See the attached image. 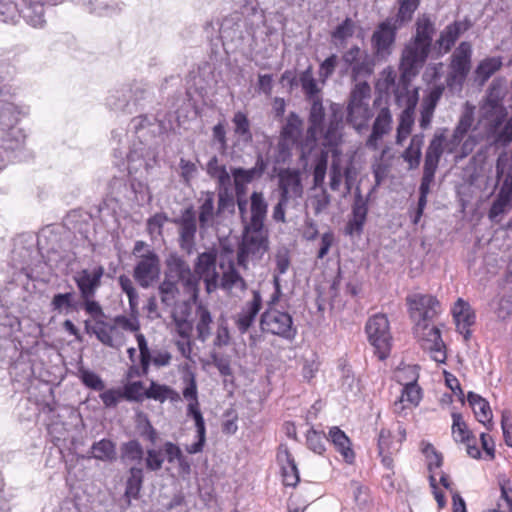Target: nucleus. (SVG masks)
I'll return each mask as SVG.
<instances>
[{"label": "nucleus", "mask_w": 512, "mask_h": 512, "mask_svg": "<svg viewBox=\"0 0 512 512\" xmlns=\"http://www.w3.org/2000/svg\"><path fill=\"white\" fill-rule=\"evenodd\" d=\"M166 266L165 278L158 288L161 302L167 307L174 306L180 295L179 285L188 300L196 301L199 279L193 274L189 264L178 255L172 254L167 259Z\"/></svg>", "instance_id": "nucleus-1"}, {"label": "nucleus", "mask_w": 512, "mask_h": 512, "mask_svg": "<svg viewBox=\"0 0 512 512\" xmlns=\"http://www.w3.org/2000/svg\"><path fill=\"white\" fill-rule=\"evenodd\" d=\"M370 97L371 88L366 81L356 83L350 92L346 121L358 134L368 131L369 122L374 116L369 105Z\"/></svg>", "instance_id": "nucleus-2"}, {"label": "nucleus", "mask_w": 512, "mask_h": 512, "mask_svg": "<svg viewBox=\"0 0 512 512\" xmlns=\"http://www.w3.org/2000/svg\"><path fill=\"white\" fill-rule=\"evenodd\" d=\"M507 94L506 81L496 78L490 84L486 97L480 107L482 123L490 121V132L494 133L501 126L507 116L503 99Z\"/></svg>", "instance_id": "nucleus-3"}, {"label": "nucleus", "mask_w": 512, "mask_h": 512, "mask_svg": "<svg viewBox=\"0 0 512 512\" xmlns=\"http://www.w3.org/2000/svg\"><path fill=\"white\" fill-rule=\"evenodd\" d=\"M262 332L292 341L297 335L292 315L278 307L266 308L260 316Z\"/></svg>", "instance_id": "nucleus-4"}, {"label": "nucleus", "mask_w": 512, "mask_h": 512, "mask_svg": "<svg viewBox=\"0 0 512 512\" xmlns=\"http://www.w3.org/2000/svg\"><path fill=\"white\" fill-rule=\"evenodd\" d=\"M267 250V230L244 228L242 242L237 253L238 264L247 268L249 262L259 261Z\"/></svg>", "instance_id": "nucleus-5"}, {"label": "nucleus", "mask_w": 512, "mask_h": 512, "mask_svg": "<svg viewBox=\"0 0 512 512\" xmlns=\"http://www.w3.org/2000/svg\"><path fill=\"white\" fill-rule=\"evenodd\" d=\"M472 45L462 41L451 56L446 83L451 91H460L471 69Z\"/></svg>", "instance_id": "nucleus-6"}, {"label": "nucleus", "mask_w": 512, "mask_h": 512, "mask_svg": "<svg viewBox=\"0 0 512 512\" xmlns=\"http://www.w3.org/2000/svg\"><path fill=\"white\" fill-rule=\"evenodd\" d=\"M365 330L378 358L386 359L390 353L392 340L387 316L382 313L373 315L368 319Z\"/></svg>", "instance_id": "nucleus-7"}, {"label": "nucleus", "mask_w": 512, "mask_h": 512, "mask_svg": "<svg viewBox=\"0 0 512 512\" xmlns=\"http://www.w3.org/2000/svg\"><path fill=\"white\" fill-rule=\"evenodd\" d=\"M406 304L415 325L432 322L441 313L439 300L430 294H410L406 297Z\"/></svg>", "instance_id": "nucleus-8"}, {"label": "nucleus", "mask_w": 512, "mask_h": 512, "mask_svg": "<svg viewBox=\"0 0 512 512\" xmlns=\"http://www.w3.org/2000/svg\"><path fill=\"white\" fill-rule=\"evenodd\" d=\"M341 60L353 81L363 82L374 71L375 58L357 45L346 50L342 54Z\"/></svg>", "instance_id": "nucleus-9"}, {"label": "nucleus", "mask_w": 512, "mask_h": 512, "mask_svg": "<svg viewBox=\"0 0 512 512\" xmlns=\"http://www.w3.org/2000/svg\"><path fill=\"white\" fill-rule=\"evenodd\" d=\"M401 27L388 18L379 23L371 36L373 57L378 61H386L392 54L397 31Z\"/></svg>", "instance_id": "nucleus-10"}, {"label": "nucleus", "mask_w": 512, "mask_h": 512, "mask_svg": "<svg viewBox=\"0 0 512 512\" xmlns=\"http://www.w3.org/2000/svg\"><path fill=\"white\" fill-rule=\"evenodd\" d=\"M396 377L398 382L403 385L401 396L393 404L395 413H402L406 408L404 403L411 406H417L422 398L421 388L417 385L418 375L414 368L407 367L399 370Z\"/></svg>", "instance_id": "nucleus-11"}, {"label": "nucleus", "mask_w": 512, "mask_h": 512, "mask_svg": "<svg viewBox=\"0 0 512 512\" xmlns=\"http://www.w3.org/2000/svg\"><path fill=\"white\" fill-rule=\"evenodd\" d=\"M414 333L424 350L429 351L431 358L437 363H445L447 355L440 330L427 322L414 325Z\"/></svg>", "instance_id": "nucleus-12"}, {"label": "nucleus", "mask_w": 512, "mask_h": 512, "mask_svg": "<svg viewBox=\"0 0 512 512\" xmlns=\"http://www.w3.org/2000/svg\"><path fill=\"white\" fill-rule=\"evenodd\" d=\"M430 50V47L410 39L402 51L400 60V70L403 77L416 76L425 64Z\"/></svg>", "instance_id": "nucleus-13"}, {"label": "nucleus", "mask_w": 512, "mask_h": 512, "mask_svg": "<svg viewBox=\"0 0 512 512\" xmlns=\"http://www.w3.org/2000/svg\"><path fill=\"white\" fill-rule=\"evenodd\" d=\"M160 259L158 255L147 250L146 253L139 255V259L134 267L133 276L142 288H148L160 276Z\"/></svg>", "instance_id": "nucleus-14"}, {"label": "nucleus", "mask_w": 512, "mask_h": 512, "mask_svg": "<svg viewBox=\"0 0 512 512\" xmlns=\"http://www.w3.org/2000/svg\"><path fill=\"white\" fill-rule=\"evenodd\" d=\"M393 129V117L388 106L377 110L371 126V132L365 141V147L372 151L380 148L383 138L391 133Z\"/></svg>", "instance_id": "nucleus-15"}, {"label": "nucleus", "mask_w": 512, "mask_h": 512, "mask_svg": "<svg viewBox=\"0 0 512 512\" xmlns=\"http://www.w3.org/2000/svg\"><path fill=\"white\" fill-rule=\"evenodd\" d=\"M217 252L209 250L200 253L194 265L193 274L199 281L203 278L208 293L213 292L218 287V273L216 271Z\"/></svg>", "instance_id": "nucleus-16"}, {"label": "nucleus", "mask_w": 512, "mask_h": 512, "mask_svg": "<svg viewBox=\"0 0 512 512\" xmlns=\"http://www.w3.org/2000/svg\"><path fill=\"white\" fill-rule=\"evenodd\" d=\"M263 305V299L258 290L252 291V298L248 300L234 317V324L241 334H245L255 323Z\"/></svg>", "instance_id": "nucleus-17"}, {"label": "nucleus", "mask_w": 512, "mask_h": 512, "mask_svg": "<svg viewBox=\"0 0 512 512\" xmlns=\"http://www.w3.org/2000/svg\"><path fill=\"white\" fill-rule=\"evenodd\" d=\"M104 272L105 269L102 265H96L93 268L82 269L74 274L73 280L79 290L80 297L96 296Z\"/></svg>", "instance_id": "nucleus-18"}, {"label": "nucleus", "mask_w": 512, "mask_h": 512, "mask_svg": "<svg viewBox=\"0 0 512 512\" xmlns=\"http://www.w3.org/2000/svg\"><path fill=\"white\" fill-rule=\"evenodd\" d=\"M472 25V21L467 17L462 20H455L448 24L440 32L439 37L436 40L435 45L438 49V53L441 55L448 53L455 45L458 38L468 31Z\"/></svg>", "instance_id": "nucleus-19"}, {"label": "nucleus", "mask_w": 512, "mask_h": 512, "mask_svg": "<svg viewBox=\"0 0 512 512\" xmlns=\"http://www.w3.org/2000/svg\"><path fill=\"white\" fill-rule=\"evenodd\" d=\"M174 223L178 226L180 247L190 251L195 245L197 232V222L193 208H186L180 218L174 220Z\"/></svg>", "instance_id": "nucleus-20"}, {"label": "nucleus", "mask_w": 512, "mask_h": 512, "mask_svg": "<svg viewBox=\"0 0 512 512\" xmlns=\"http://www.w3.org/2000/svg\"><path fill=\"white\" fill-rule=\"evenodd\" d=\"M280 197L290 201L302 197L303 185L301 175L295 169H283L278 174Z\"/></svg>", "instance_id": "nucleus-21"}, {"label": "nucleus", "mask_w": 512, "mask_h": 512, "mask_svg": "<svg viewBox=\"0 0 512 512\" xmlns=\"http://www.w3.org/2000/svg\"><path fill=\"white\" fill-rule=\"evenodd\" d=\"M301 133L302 120L296 113L292 112L288 115L286 124L281 131L282 141L278 144L279 155L276 162H284L290 156L289 150L284 142H296L300 138Z\"/></svg>", "instance_id": "nucleus-22"}, {"label": "nucleus", "mask_w": 512, "mask_h": 512, "mask_svg": "<svg viewBox=\"0 0 512 512\" xmlns=\"http://www.w3.org/2000/svg\"><path fill=\"white\" fill-rule=\"evenodd\" d=\"M267 168V162L258 155L256 158L255 165L250 169L233 168L231 174L234 180V186L237 195H241L245 192L246 184L251 183L254 179L260 178Z\"/></svg>", "instance_id": "nucleus-23"}, {"label": "nucleus", "mask_w": 512, "mask_h": 512, "mask_svg": "<svg viewBox=\"0 0 512 512\" xmlns=\"http://www.w3.org/2000/svg\"><path fill=\"white\" fill-rule=\"evenodd\" d=\"M268 203L262 192L254 191L250 195V216L244 221V228L267 230L264 222L267 217Z\"/></svg>", "instance_id": "nucleus-24"}, {"label": "nucleus", "mask_w": 512, "mask_h": 512, "mask_svg": "<svg viewBox=\"0 0 512 512\" xmlns=\"http://www.w3.org/2000/svg\"><path fill=\"white\" fill-rule=\"evenodd\" d=\"M343 129V111L339 104L330 105V114L328 125L321 133L324 138L325 146H337L342 137Z\"/></svg>", "instance_id": "nucleus-25"}, {"label": "nucleus", "mask_w": 512, "mask_h": 512, "mask_svg": "<svg viewBox=\"0 0 512 512\" xmlns=\"http://www.w3.org/2000/svg\"><path fill=\"white\" fill-rule=\"evenodd\" d=\"M452 315L456 323L457 330L468 339L471 335L470 326L475 323L476 315L470 304L459 298L453 308Z\"/></svg>", "instance_id": "nucleus-26"}, {"label": "nucleus", "mask_w": 512, "mask_h": 512, "mask_svg": "<svg viewBox=\"0 0 512 512\" xmlns=\"http://www.w3.org/2000/svg\"><path fill=\"white\" fill-rule=\"evenodd\" d=\"M92 332L106 346L119 348L124 344V335L115 323L110 324L105 321H96L92 327Z\"/></svg>", "instance_id": "nucleus-27"}, {"label": "nucleus", "mask_w": 512, "mask_h": 512, "mask_svg": "<svg viewBox=\"0 0 512 512\" xmlns=\"http://www.w3.org/2000/svg\"><path fill=\"white\" fill-rule=\"evenodd\" d=\"M368 213V203L360 193L355 196L352 205V217L346 225V233L350 236L360 235Z\"/></svg>", "instance_id": "nucleus-28"}, {"label": "nucleus", "mask_w": 512, "mask_h": 512, "mask_svg": "<svg viewBox=\"0 0 512 512\" xmlns=\"http://www.w3.org/2000/svg\"><path fill=\"white\" fill-rule=\"evenodd\" d=\"M328 440L334 448L341 454L347 464H353L355 461V452L352 449V443L349 437L339 427L333 426L329 429Z\"/></svg>", "instance_id": "nucleus-29"}, {"label": "nucleus", "mask_w": 512, "mask_h": 512, "mask_svg": "<svg viewBox=\"0 0 512 512\" xmlns=\"http://www.w3.org/2000/svg\"><path fill=\"white\" fill-rule=\"evenodd\" d=\"M416 102V98H409L406 108L399 115L395 138L397 145H402L412 132Z\"/></svg>", "instance_id": "nucleus-30"}, {"label": "nucleus", "mask_w": 512, "mask_h": 512, "mask_svg": "<svg viewBox=\"0 0 512 512\" xmlns=\"http://www.w3.org/2000/svg\"><path fill=\"white\" fill-rule=\"evenodd\" d=\"M84 459H95L105 463H112L117 459L116 444L110 440L103 438L99 441H95L86 456H82Z\"/></svg>", "instance_id": "nucleus-31"}, {"label": "nucleus", "mask_w": 512, "mask_h": 512, "mask_svg": "<svg viewBox=\"0 0 512 512\" xmlns=\"http://www.w3.org/2000/svg\"><path fill=\"white\" fill-rule=\"evenodd\" d=\"M435 32V22L429 15L422 14L415 22V33L411 37V40L431 48Z\"/></svg>", "instance_id": "nucleus-32"}, {"label": "nucleus", "mask_w": 512, "mask_h": 512, "mask_svg": "<svg viewBox=\"0 0 512 512\" xmlns=\"http://www.w3.org/2000/svg\"><path fill=\"white\" fill-rule=\"evenodd\" d=\"M191 308L184 301V303L178 306L172 313L173 323L175 325V331L180 338H191L193 324L190 319Z\"/></svg>", "instance_id": "nucleus-33"}, {"label": "nucleus", "mask_w": 512, "mask_h": 512, "mask_svg": "<svg viewBox=\"0 0 512 512\" xmlns=\"http://www.w3.org/2000/svg\"><path fill=\"white\" fill-rule=\"evenodd\" d=\"M445 136L443 133L435 134L433 138L431 139L426 153H425V159H424V169L435 171L438 168V164L440 161V158L446 150L445 146Z\"/></svg>", "instance_id": "nucleus-34"}, {"label": "nucleus", "mask_w": 512, "mask_h": 512, "mask_svg": "<svg viewBox=\"0 0 512 512\" xmlns=\"http://www.w3.org/2000/svg\"><path fill=\"white\" fill-rule=\"evenodd\" d=\"M187 416L192 417L195 421L197 441L187 445L185 449L189 454H197L203 451L206 442L205 421L200 408L193 409V406H191V409H187Z\"/></svg>", "instance_id": "nucleus-35"}, {"label": "nucleus", "mask_w": 512, "mask_h": 512, "mask_svg": "<svg viewBox=\"0 0 512 512\" xmlns=\"http://www.w3.org/2000/svg\"><path fill=\"white\" fill-rule=\"evenodd\" d=\"M199 223L202 229H207L214 224V218L218 214L214 206V193L202 192L199 198Z\"/></svg>", "instance_id": "nucleus-36"}, {"label": "nucleus", "mask_w": 512, "mask_h": 512, "mask_svg": "<svg viewBox=\"0 0 512 512\" xmlns=\"http://www.w3.org/2000/svg\"><path fill=\"white\" fill-rule=\"evenodd\" d=\"M310 101L312 104L309 113L308 134L311 138L317 139L324 130L325 111L320 98L311 99Z\"/></svg>", "instance_id": "nucleus-37"}, {"label": "nucleus", "mask_w": 512, "mask_h": 512, "mask_svg": "<svg viewBox=\"0 0 512 512\" xmlns=\"http://www.w3.org/2000/svg\"><path fill=\"white\" fill-rule=\"evenodd\" d=\"M423 144L424 134H415L412 136L408 147L402 152L401 157L408 164L409 170H414L419 167Z\"/></svg>", "instance_id": "nucleus-38"}, {"label": "nucleus", "mask_w": 512, "mask_h": 512, "mask_svg": "<svg viewBox=\"0 0 512 512\" xmlns=\"http://www.w3.org/2000/svg\"><path fill=\"white\" fill-rule=\"evenodd\" d=\"M467 401L471 406L476 419L480 423L487 425L492 422L493 415L487 400L474 392H469L467 395Z\"/></svg>", "instance_id": "nucleus-39"}, {"label": "nucleus", "mask_w": 512, "mask_h": 512, "mask_svg": "<svg viewBox=\"0 0 512 512\" xmlns=\"http://www.w3.org/2000/svg\"><path fill=\"white\" fill-rule=\"evenodd\" d=\"M143 470L141 467H131L129 469V477L126 481L124 496L127 506H131L132 499H138L143 485Z\"/></svg>", "instance_id": "nucleus-40"}, {"label": "nucleus", "mask_w": 512, "mask_h": 512, "mask_svg": "<svg viewBox=\"0 0 512 512\" xmlns=\"http://www.w3.org/2000/svg\"><path fill=\"white\" fill-rule=\"evenodd\" d=\"M486 139L495 145L507 146L512 141V116L506 121L502 129L499 126L494 133H491L490 121L483 123Z\"/></svg>", "instance_id": "nucleus-41"}, {"label": "nucleus", "mask_w": 512, "mask_h": 512, "mask_svg": "<svg viewBox=\"0 0 512 512\" xmlns=\"http://www.w3.org/2000/svg\"><path fill=\"white\" fill-rule=\"evenodd\" d=\"M398 4L397 14L388 17V19L392 20L395 24H399L400 27H403L412 20L415 11L420 5V0H398Z\"/></svg>", "instance_id": "nucleus-42"}, {"label": "nucleus", "mask_w": 512, "mask_h": 512, "mask_svg": "<svg viewBox=\"0 0 512 512\" xmlns=\"http://www.w3.org/2000/svg\"><path fill=\"white\" fill-rule=\"evenodd\" d=\"M196 317H197V324H196V331H197V338L201 342L207 341V339L211 335V324L213 322L211 313L209 310L203 306L202 304H199L196 310Z\"/></svg>", "instance_id": "nucleus-43"}, {"label": "nucleus", "mask_w": 512, "mask_h": 512, "mask_svg": "<svg viewBox=\"0 0 512 512\" xmlns=\"http://www.w3.org/2000/svg\"><path fill=\"white\" fill-rule=\"evenodd\" d=\"M401 437L394 441L392 439V434L387 429H381L378 436V451L379 454H396L401 449V443L405 439V431L400 432Z\"/></svg>", "instance_id": "nucleus-44"}, {"label": "nucleus", "mask_w": 512, "mask_h": 512, "mask_svg": "<svg viewBox=\"0 0 512 512\" xmlns=\"http://www.w3.org/2000/svg\"><path fill=\"white\" fill-rule=\"evenodd\" d=\"M452 436L455 442L474 441V434L468 428L467 423L463 419L461 413L452 412Z\"/></svg>", "instance_id": "nucleus-45"}, {"label": "nucleus", "mask_w": 512, "mask_h": 512, "mask_svg": "<svg viewBox=\"0 0 512 512\" xmlns=\"http://www.w3.org/2000/svg\"><path fill=\"white\" fill-rule=\"evenodd\" d=\"M500 496L497 499L496 507L492 510L512 512V482L510 479L502 476L498 479Z\"/></svg>", "instance_id": "nucleus-46"}, {"label": "nucleus", "mask_w": 512, "mask_h": 512, "mask_svg": "<svg viewBox=\"0 0 512 512\" xmlns=\"http://www.w3.org/2000/svg\"><path fill=\"white\" fill-rule=\"evenodd\" d=\"M220 286L228 292H242L246 289V282L239 272L231 265L228 270L223 273Z\"/></svg>", "instance_id": "nucleus-47"}, {"label": "nucleus", "mask_w": 512, "mask_h": 512, "mask_svg": "<svg viewBox=\"0 0 512 512\" xmlns=\"http://www.w3.org/2000/svg\"><path fill=\"white\" fill-rule=\"evenodd\" d=\"M75 293H58L55 294L51 301V308L58 313H69L78 309L77 302L75 301Z\"/></svg>", "instance_id": "nucleus-48"}, {"label": "nucleus", "mask_w": 512, "mask_h": 512, "mask_svg": "<svg viewBox=\"0 0 512 512\" xmlns=\"http://www.w3.org/2000/svg\"><path fill=\"white\" fill-rule=\"evenodd\" d=\"M307 448L318 455H323L326 451V441L328 436L323 431H318L311 427L305 434Z\"/></svg>", "instance_id": "nucleus-49"}, {"label": "nucleus", "mask_w": 512, "mask_h": 512, "mask_svg": "<svg viewBox=\"0 0 512 512\" xmlns=\"http://www.w3.org/2000/svg\"><path fill=\"white\" fill-rule=\"evenodd\" d=\"M502 66L501 57H489L482 60L476 70V76L481 81V83H485L496 71H498Z\"/></svg>", "instance_id": "nucleus-50"}, {"label": "nucleus", "mask_w": 512, "mask_h": 512, "mask_svg": "<svg viewBox=\"0 0 512 512\" xmlns=\"http://www.w3.org/2000/svg\"><path fill=\"white\" fill-rule=\"evenodd\" d=\"M146 398L163 403L167 399L176 400L179 395L169 386L152 381L149 388L146 389Z\"/></svg>", "instance_id": "nucleus-51"}, {"label": "nucleus", "mask_w": 512, "mask_h": 512, "mask_svg": "<svg viewBox=\"0 0 512 512\" xmlns=\"http://www.w3.org/2000/svg\"><path fill=\"white\" fill-rule=\"evenodd\" d=\"M143 455V448L137 440H130L121 446V458L125 463L140 464Z\"/></svg>", "instance_id": "nucleus-52"}, {"label": "nucleus", "mask_w": 512, "mask_h": 512, "mask_svg": "<svg viewBox=\"0 0 512 512\" xmlns=\"http://www.w3.org/2000/svg\"><path fill=\"white\" fill-rule=\"evenodd\" d=\"M299 83L308 100L319 98V88L313 76L312 66H308L299 76Z\"/></svg>", "instance_id": "nucleus-53"}, {"label": "nucleus", "mask_w": 512, "mask_h": 512, "mask_svg": "<svg viewBox=\"0 0 512 512\" xmlns=\"http://www.w3.org/2000/svg\"><path fill=\"white\" fill-rule=\"evenodd\" d=\"M232 122L234 124V132L240 136L244 142L252 140V133L250 131V122L247 115L241 111L234 114Z\"/></svg>", "instance_id": "nucleus-54"}, {"label": "nucleus", "mask_w": 512, "mask_h": 512, "mask_svg": "<svg viewBox=\"0 0 512 512\" xmlns=\"http://www.w3.org/2000/svg\"><path fill=\"white\" fill-rule=\"evenodd\" d=\"M474 110L475 107L469 103H466L463 112L459 118V121L454 129V132L458 135L466 137L474 123Z\"/></svg>", "instance_id": "nucleus-55"}, {"label": "nucleus", "mask_w": 512, "mask_h": 512, "mask_svg": "<svg viewBox=\"0 0 512 512\" xmlns=\"http://www.w3.org/2000/svg\"><path fill=\"white\" fill-rule=\"evenodd\" d=\"M122 391L124 398L128 401L142 402L146 398V389L141 381L127 383Z\"/></svg>", "instance_id": "nucleus-56"}, {"label": "nucleus", "mask_w": 512, "mask_h": 512, "mask_svg": "<svg viewBox=\"0 0 512 512\" xmlns=\"http://www.w3.org/2000/svg\"><path fill=\"white\" fill-rule=\"evenodd\" d=\"M423 453L425 454L427 460V467L429 470V475L437 476V472L441 471L440 468L443 464V457L441 453L437 452L432 445H427Z\"/></svg>", "instance_id": "nucleus-57"}, {"label": "nucleus", "mask_w": 512, "mask_h": 512, "mask_svg": "<svg viewBox=\"0 0 512 512\" xmlns=\"http://www.w3.org/2000/svg\"><path fill=\"white\" fill-rule=\"evenodd\" d=\"M328 165V152L321 151L316 159L314 170H313V181L316 187L322 186L326 176V170Z\"/></svg>", "instance_id": "nucleus-58"}, {"label": "nucleus", "mask_w": 512, "mask_h": 512, "mask_svg": "<svg viewBox=\"0 0 512 512\" xmlns=\"http://www.w3.org/2000/svg\"><path fill=\"white\" fill-rule=\"evenodd\" d=\"M136 341L139 349L140 364L142 366V373H148L151 365V351L148 347L147 340L142 333H136Z\"/></svg>", "instance_id": "nucleus-59"}, {"label": "nucleus", "mask_w": 512, "mask_h": 512, "mask_svg": "<svg viewBox=\"0 0 512 512\" xmlns=\"http://www.w3.org/2000/svg\"><path fill=\"white\" fill-rule=\"evenodd\" d=\"M130 185L135 194V199L139 204H149L152 201V194L146 183L132 179Z\"/></svg>", "instance_id": "nucleus-60"}, {"label": "nucleus", "mask_w": 512, "mask_h": 512, "mask_svg": "<svg viewBox=\"0 0 512 512\" xmlns=\"http://www.w3.org/2000/svg\"><path fill=\"white\" fill-rule=\"evenodd\" d=\"M355 32V23L351 18H346L331 33L333 39L344 42L352 37Z\"/></svg>", "instance_id": "nucleus-61"}, {"label": "nucleus", "mask_w": 512, "mask_h": 512, "mask_svg": "<svg viewBox=\"0 0 512 512\" xmlns=\"http://www.w3.org/2000/svg\"><path fill=\"white\" fill-rule=\"evenodd\" d=\"M183 396L187 401H189L187 409H191V406H193V409L200 408L198 401L197 383L193 374H191L187 380V385L183 390Z\"/></svg>", "instance_id": "nucleus-62"}, {"label": "nucleus", "mask_w": 512, "mask_h": 512, "mask_svg": "<svg viewBox=\"0 0 512 512\" xmlns=\"http://www.w3.org/2000/svg\"><path fill=\"white\" fill-rule=\"evenodd\" d=\"M99 397L106 408H114L122 399H125L121 388L103 390Z\"/></svg>", "instance_id": "nucleus-63"}, {"label": "nucleus", "mask_w": 512, "mask_h": 512, "mask_svg": "<svg viewBox=\"0 0 512 512\" xmlns=\"http://www.w3.org/2000/svg\"><path fill=\"white\" fill-rule=\"evenodd\" d=\"M509 174L512 175L511 154L508 155L507 152H502L499 154L496 161V175L498 180H501V178H505V176Z\"/></svg>", "instance_id": "nucleus-64"}]
</instances>
